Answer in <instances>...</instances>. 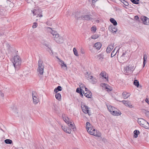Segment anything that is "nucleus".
<instances>
[{"instance_id": "e433bc0d", "label": "nucleus", "mask_w": 149, "mask_h": 149, "mask_svg": "<svg viewBox=\"0 0 149 149\" xmlns=\"http://www.w3.org/2000/svg\"><path fill=\"white\" fill-rule=\"evenodd\" d=\"M73 51L74 54L76 56H78L79 55L78 53V52L77 51L75 48H74L73 49Z\"/></svg>"}, {"instance_id": "f8f14e48", "label": "nucleus", "mask_w": 149, "mask_h": 149, "mask_svg": "<svg viewBox=\"0 0 149 149\" xmlns=\"http://www.w3.org/2000/svg\"><path fill=\"white\" fill-rule=\"evenodd\" d=\"M63 120L68 125H69L70 123H72V122H71V120L67 117L65 116H63Z\"/></svg>"}, {"instance_id": "f704fd0d", "label": "nucleus", "mask_w": 149, "mask_h": 149, "mask_svg": "<svg viewBox=\"0 0 149 149\" xmlns=\"http://www.w3.org/2000/svg\"><path fill=\"white\" fill-rule=\"evenodd\" d=\"M4 142L6 144H11L13 142L10 139H6L4 140Z\"/></svg>"}, {"instance_id": "a211bd4d", "label": "nucleus", "mask_w": 149, "mask_h": 149, "mask_svg": "<svg viewBox=\"0 0 149 149\" xmlns=\"http://www.w3.org/2000/svg\"><path fill=\"white\" fill-rule=\"evenodd\" d=\"M83 93L84 94V95L88 98H91L92 96V93L90 91H88L85 93L84 91H83Z\"/></svg>"}, {"instance_id": "864d4df0", "label": "nucleus", "mask_w": 149, "mask_h": 149, "mask_svg": "<svg viewBox=\"0 0 149 149\" xmlns=\"http://www.w3.org/2000/svg\"><path fill=\"white\" fill-rule=\"evenodd\" d=\"M42 17V15L41 14H39L37 16V17Z\"/></svg>"}, {"instance_id": "4d7b16f0", "label": "nucleus", "mask_w": 149, "mask_h": 149, "mask_svg": "<svg viewBox=\"0 0 149 149\" xmlns=\"http://www.w3.org/2000/svg\"><path fill=\"white\" fill-rule=\"evenodd\" d=\"M82 92L83 93V91H81L80 93H79L80 95L81 96H83V95L82 93Z\"/></svg>"}, {"instance_id": "2eb2a0df", "label": "nucleus", "mask_w": 149, "mask_h": 149, "mask_svg": "<svg viewBox=\"0 0 149 149\" xmlns=\"http://www.w3.org/2000/svg\"><path fill=\"white\" fill-rule=\"evenodd\" d=\"M113 46L114 44H113L109 45L107 49L106 52L108 53H110L113 48Z\"/></svg>"}, {"instance_id": "f3484780", "label": "nucleus", "mask_w": 149, "mask_h": 149, "mask_svg": "<svg viewBox=\"0 0 149 149\" xmlns=\"http://www.w3.org/2000/svg\"><path fill=\"white\" fill-rule=\"evenodd\" d=\"M109 28L110 31L113 33H116L118 30V29L116 27L113 26H110Z\"/></svg>"}, {"instance_id": "0eeeda50", "label": "nucleus", "mask_w": 149, "mask_h": 149, "mask_svg": "<svg viewBox=\"0 0 149 149\" xmlns=\"http://www.w3.org/2000/svg\"><path fill=\"white\" fill-rule=\"evenodd\" d=\"M32 96L33 100V102L34 104H37L39 101L38 97L36 93L34 91L32 92Z\"/></svg>"}, {"instance_id": "a19ab883", "label": "nucleus", "mask_w": 149, "mask_h": 149, "mask_svg": "<svg viewBox=\"0 0 149 149\" xmlns=\"http://www.w3.org/2000/svg\"><path fill=\"white\" fill-rule=\"evenodd\" d=\"M83 91V90L82 89V88H80L79 89V88H77L76 89V92H77L78 93H80L81 91Z\"/></svg>"}, {"instance_id": "412c9836", "label": "nucleus", "mask_w": 149, "mask_h": 149, "mask_svg": "<svg viewBox=\"0 0 149 149\" xmlns=\"http://www.w3.org/2000/svg\"><path fill=\"white\" fill-rule=\"evenodd\" d=\"M130 95L129 93L126 92H124L122 94V96L124 99H126Z\"/></svg>"}, {"instance_id": "c9c22d12", "label": "nucleus", "mask_w": 149, "mask_h": 149, "mask_svg": "<svg viewBox=\"0 0 149 149\" xmlns=\"http://www.w3.org/2000/svg\"><path fill=\"white\" fill-rule=\"evenodd\" d=\"M147 55L146 54H145L144 55L143 57V67H144L145 65V64L146 63L145 62L146 61V60L147 59Z\"/></svg>"}, {"instance_id": "393cba45", "label": "nucleus", "mask_w": 149, "mask_h": 149, "mask_svg": "<svg viewBox=\"0 0 149 149\" xmlns=\"http://www.w3.org/2000/svg\"><path fill=\"white\" fill-rule=\"evenodd\" d=\"M40 10L38 9H34L32 11L33 13V15H38L40 12Z\"/></svg>"}, {"instance_id": "aec40b11", "label": "nucleus", "mask_w": 149, "mask_h": 149, "mask_svg": "<svg viewBox=\"0 0 149 149\" xmlns=\"http://www.w3.org/2000/svg\"><path fill=\"white\" fill-rule=\"evenodd\" d=\"M117 109L116 108V109H115V110H114L113 112H111V114L115 116H119L121 114V112L119 111H117Z\"/></svg>"}, {"instance_id": "680f3d73", "label": "nucleus", "mask_w": 149, "mask_h": 149, "mask_svg": "<svg viewBox=\"0 0 149 149\" xmlns=\"http://www.w3.org/2000/svg\"><path fill=\"white\" fill-rule=\"evenodd\" d=\"M139 1V0H136V1Z\"/></svg>"}, {"instance_id": "bb28decb", "label": "nucleus", "mask_w": 149, "mask_h": 149, "mask_svg": "<svg viewBox=\"0 0 149 149\" xmlns=\"http://www.w3.org/2000/svg\"><path fill=\"white\" fill-rule=\"evenodd\" d=\"M108 109L110 113L111 114V112H113V111L116 109V108L110 106L108 107Z\"/></svg>"}, {"instance_id": "f03ea898", "label": "nucleus", "mask_w": 149, "mask_h": 149, "mask_svg": "<svg viewBox=\"0 0 149 149\" xmlns=\"http://www.w3.org/2000/svg\"><path fill=\"white\" fill-rule=\"evenodd\" d=\"M86 125V130L90 134L98 137L101 136V133L98 131H95L93 126L89 122H87Z\"/></svg>"}, {"instance_id": "39448f33", "label": "nucleus", "mask_w": 149, "mask_h": 149, "mask_svg": "<svg viewBox=\"0 0 149 149\" xmlns=\"http://www.w3.org/2000/svg\"><path fill=\"white\" fill-rule=\"evenodd\" d=\"M138 123L141 126L145 128L148 129L149 128V124L146 120L143 118H139L138 120Z\"/></svg>"}, {"instance_id": "dca6fc26", "label": "nucleus", "mask_w": 149, "mask_h": 149, "mask_svg": "<svg viewBox=\"0 0 149 149\" xmlns=\"http://www.w3.org/2000/svg\"><path fill=\"white\" fill-rule=\"evenodd\" d=\"M101 44L100 42H97L93 46V48L99 50L101 47Z\"/></svg>"}, {"instance_id": "bf43d9fd", "label": "nucleus", "mask_w": 149, "mask_h": 149, "mask_svg": "<svg viewBox=\"0 0 149 149\" xmlns=\"http://www.w3.org/2000/svg\"><path fill=\"white\" fill-rule=\"evenodd\" d=\"M85 90L86 91L88 92V89L86 87H85Z\"/></svg>"}, {"instance_id": "c756f323", "label": "nucleus", "mask_w": 149, "mask_h": 149, "mask_svg": "<svg viewBox=\"0 0 149 149\" xmlns=\"http://www.w3.org/2000/svg\"><path fill=\"white\" fill-rule=\"evenodd\" d=\"M61 87L60 86H58L54 89V91L56 93H57L58 91H61Z\"/></svg>"}, {"instance_id": "2f4dec72", "label": "nucleus", "mask_w": 149, "mask_h": 149, "mask_svg": "<svg viewBox=\"0 0 149 149\" xmlns=\"http://www.w3.org/2000/svg\"><path fill=\"white\" fill-rule=\"evenodd\" d=\"M56 93L55 95V97L58 100H60L61 98V95L59 93Z\"/></svg>"}, {"instance_id": "423d86ee", "label": "nucleus", "mask_w": 149, "mask_h": 149, "mask_svg": "<svg viewBox=\"0 0 149 149\" xmlns=\"http://www.w3.org/2000/svg\"><path fill=\"white\" fill-rule=\"evenodd\" d=\"M38 71L40 74L42 75L43 73L44 66L42 62L40 60L38 61Z\"/></svg>"}, {"instance_id": "ea45409f", "label": "nucleus", "mask_w": 149, "mask_h": 149, "mask_svg": "<svg viewBox=\"0 0 149 149\" xmlns=\"http://www.w3.org/2000/svg\"><path fill=\"white\" fill-rule=\"evenodd\" d=\"M92 79V80L91 81V83L95 84L97 82V80L95 78H94Z\"/></svg>"}, {"instance_id": "c03bdc74", "label": "nucleus", "mask_w": 149, "mask_h": 149, "mask_svg": "<svg viewBox=\"0 0 149 149\" xmlns=\"http://www.w3.org/2000/svg\"><path fill=\"white\" fill-rule=\"evenodd\" d=\"M79 86L81 89H83V88H85V85L82 83H79Z\"/></svg>"}, {"instance_id": "ddd939ff", "label": "nucleus", "mask_w": 149, "mask_h": 149, "mask_svg": "<svg viewBox=\"0 0 149 149\" xmlns=\"http://www.w3.org/2000/svg\"><path fill=\"white\" fill-rule=\"evenodd\" d=\"M121 102H122L126 106L130 108L133 107L130 102L125 100H123Z\"/></svg>"}, {"instance_id": "7ed1b4c3", "label": "nucleus", "mask_w": 149, "mask_h": 149, "mask_svg": "<svg viewBox=\"0 0 149 149\" xmlns=\"http://www.w3.org/2000/svg\"><path fill=\"white\" fill-rule=\"evenodd\" d=\"M131 56L130 51H126L123 53L122 56L119 59V61L121 63H123L128 60Z\"/></svg>"}, {"instance_id": "13d9d810", "label": "nucleus", "mask_w": 149, "mask_h": 149, "mask_svg": "<svg viewBox=\"0 0 149 149\" xmlns=\"http://www.w3.org/2000/svg\"><path fill=\"white\" fill-rule=\"evenodd\" d=\"M119 0L120 1L123 3V2L125 1L124 0Z\"/></svg>"}, {"instance_id": "9d476101", "label": "nucleus", "mask_w": 149, "mask_h": 149, "mask_svg": "<svg viewBox=\"0 0 149 149\" xmlns=\"http://www.w3.org/2000/svg\"><path fill=\"white\" fill-rule=\"evenodd\" d=\"M142 20L145 24H149V19L146 17L143 16L141 18Z\"/></svg>"}, {"instance_id": "37998d69", "label": "nucleus", "mask_w": 149, "mask_h": 149, "mask_svg": "<svg viewBox=\"0 0 149 149\" xmlns=\"http://www.w3.org/2000/svg\"><path fill=\"white\" fill-rule=\"evenodd\" d=\"M130 1L133 3L136 4H139V2L136 1V0H130Z\"/></svg>"}, {"instance_id": "3c124183", "label": "nucleus", "mask_w": 149, "mask_h": 149, "mask_svg": "<svg viewBox=\"0 0 149 149\" xmlns=\"http://www.w3.org/2000/svg\"><path fill=\"white\" fill-rule=\"evenodd\" d=\"M0 94L1 95V96L2 97H4V94L3 93H2L1 91H0Z\"/></svg>"}, {"instance_id": "c85d7f7f", "label": "nucleus", "mask_w": 149, "mask_h": 149, "mask_svg": "<svg viewBox=\"0 0 149 149\" xmlns=\"http://www.w3.org/2000/svg\"><path fill=\"white\" fill-rule=\"evenodd\" d=\"M74 125V123H70L69 125H68V126L70 128H71L73 130V131H74L76 130V128Z\"/></svg>"}, {"instance_id": "cd10ccee", "label": "nucleus", "mask_w": 149, "mask_h": 149, "mask_svg": "<svg viewBox=\"0 0 149 149\" xmlns=\"http://www.w3.org/2000/svg\"><path fill=\"white\" fill-rule=\"evenodd\" d=\"M90 74H89L88 72H86L85 74L86 77L88 79L92 80L93 79V77L92 76H90Z\"/></svg>"}, {"instance_id": "1a4fd4ad", "label": "nucleus", "mask_w": 149, "mask_h": 149, "mask_svg": "<svg viewBox=\"0 0 149 149\" xmlns=\"http://www.w3.org/2000/svg\"><path fill=\"white\" fill-rule=\"evenodd\" d=\"M61 127L63 130L65 132L69 134L71 133V130L70 128H68L66 126H61Z\"/></svg>"}, {"instance_id": "8fccbe9b", "label": "nucleus", "mask_w": 149, "mask_h": 149, "mask_svg": "<svg viewBox=\"0 0 149 149\" xmlns=\"http://www.w3.org/2000/svg\"><path fill=\"white\" fill-rule=\"evenodd\" d=\"M44 45L47 47V50L48 51H49V50H50V48L49 47H48V45L47 44H45Z\"/></svg>"}, {"instance_id": "de8ad7c7", "label": "nucleus", "mask_w": 149, "mask_h": 149, "mask_svg": "<svg viewBox=\"0 0 149 149\" xmlns=\"http://www.w3.org/2000/svg\"><path fill=\"white\" fill-rule=\"evenodd\" d=\"M123 4L125 5V6H128L129 5V3H128V2H127V1H125L124 2H123Z\"/></svg>"}, {"instance_id": "4be33fe9", "label": "nucleus", "mask_w": 149, "mask_h": 149, "mask_svg": "<svg viewBox=\"0 0 149 149\" xmlns=\"http://www.w3.org/2000/svg\"><path fill=\"white\" fill-rule=\"evenodd\" d=\"M104 56L103 55L101 54H97L95 56V57L98 58L100 61H102L103 60L104 58Z\"/></svg>"}, {"instance_id": "49530a36", "label": "nucleus", "mask_w": 149, "mask_h": 149, "mask_svg": "<svg viewBox=\"0 0 149 149\" xmlns=\"http://www.w3.org/2000/svg\"><path fill=\"white\" fill-rule=\"evenodd\" d=\"M145 113L146 116L149 118V111H146Z\"/></svg>"}, {"instance_id": "603ef678", "label": "nucleus", "mask_w": 149, "mask_h": 149, "mask_svg": "<svg viewBox=\"0 0 149 149\" xmlns=\"http://www.w3.org/2000/svg\"><path fill=\"white\" fill-rule=\"evenodd\" d=\"M145 101L149 104V99L146 98L145 100Z\"/></svg>"}, {"instance_id": "a18cd8bd", "label": "nucleus", "mask_w": 149, "mask_h": 149, "mask_svg": "<svg viewBox=\"0 0 149 149\" xmlns=\"http://www.w3.org/2000/svg\"><path fill=\"white\" fill-rule=\"evenodd\" d=\"M38 26V24L36 22H34L33 23V24L32 26V28H36Z\"/></svg>"}, {"instance_id": "6e6d98bb", "label": "nucleus", "mask_w": 149, "mask_h": 149, "mask_svg": "<svg viewBox=\"0 0 149 149\" xmlns=\"http://www.w3.org/2000/svg\"><path fill=\"white\" fill-rule=\"evenodd\" d=\"M139 19V17L137 16H135V19L137 20Z\"/></svg>"}, {"instance_id": "20e7f679", "label": "nucleus", "mask_w": 149, "mask_h": 149, "mask_svg": "<svg viewBox=\"0 0 149 149\" xmlns=\"http://www.w3.org/2000/svg\"><path fill=\"white\" fill-rule=\"evenodd\" d=\"M13 63L15 69L18 68L21 63V60L20 57L17 55L14 56Z\"/></svg>"}, {"instance_id": "4c0bfd02", "label": "nucleus", "mask_w": 149, "mask_h": 149, "mask_svg": "<svg viewBox=\"0 0 149 149\" xmlns=\"http://www.w3.org/2000/svg\"><path fill=\"white\" fill-rule=\"evenodd\" d=\"M134 84L137 87H138L139 86V82L136 80H134L133 82Z\"/></svg>"}, {"instance_id": "6ab92c4d", "label": "nucleus", "mask_w": 149, "mask_h": 149, "mask_svg": "<svg viewBox=\"0 0 149 149\" xmlns=\"http://www.w3.org/2000/svg\"><path fill=\"white\" fill-rule=\"evenodd\" d=\"M12 111L14 115L18 117L19 116L18 111L16 107H14L12 109Z\"/></svg>"}, {"instance_id": "473e14b6", "label": "nucleus", "mask_w": 149, "mask_h": 149, "mask_svg": "<svg viewBox=\"0 0 149 149\" xmlns=\"http://www.w3.org/2000/svg\"><path fill=\"white\" fill-rule=\"evenodd\" d=\"M134 137L135 138H137L138 136V135L139 133V130H136L134 131Z\"/></svg>"}, {"instance_id": "052dcab7", "label": "nucleus", "mask_w": 149, "mask_h": 149, "mask_svg": "<svg viewBox=\"0 0 149 149\" xmlns=\"http://www.w3.org/2000/svg\"><path fill=\"white\" fill-rule=\"evenodd\" d=\"M10 73L11 74H13V73L11 72L10 71Z\"/></svg>"}, {"instance_id": "5701e85b", "label": "nucleus", "mask_w": 149, "mask_h": 149, "mask_svg": "<svg viewBox=\"0 0 149 149\" xmlns=\"http://www.w3.org/2000/svg\"><path fill=\"white\" fill-rule=\"evenodd\" d=\"M100 75L103 78H104L108 81V75H106V73L104 71H102L100 74Z\"/></svg>"}, {"instance_id": "a878e982", "label": "nucleus", "mask_w": 149, "mask_h": 149, "mask_svg": "<svg viewBox=\"0 0 149 149\" xmlns=\"http://www.w3.org/2000/svg\"><path fill=\"white\" fill-rule=\"evenodd\" d=\"M117 48V47H116L113 50V51L111 52V57H113L117 53L118 51L119 50V49H118L116 51V49Z\"/></svg>"}, {"instance_id": "4468645a", "label": "nucleus", "mask_w": 149, "mask_h": 149, "mask_svg": "<svg viewBox=\"0 0 149 149\" xmlns=\"http://www.w3.org/2000/svg\"><path fill=\"white\" fill-rule=\"evenodd\" d=\"M81 18L84 20H89L92 19V17L91 15H88L82 16L81 17Z\"/></svg>"}, {"instance_id": "72a5a7b5", "label": "nucleus", "mask_w": 149, "mask_h": 149, "mask_svg": "<svg viewBox=\"0 0 149 149\" xmlns=\"http://www.w3.org/2000/svg\"><path fill=\"white\" fill-rule=\"evenodd\" d=\"M59 61L61 63V67H66V65L65 63L63 61L61 60L60 59H59Z\"/></svg>"}, {"instance_id": "9b49d317", "label": "nucleus", "mask_w": 149, "mask_h": 149, "mask_svg": "<svg viewBox=\"0 0 149 149\" xmlns=\"http://www.w3.org/2000/svg\"><path fill=\"white\" fill-rule=\"evenodd\" d=\"M81 107L83 112L85 113H88L89 108L87 106L82 105L81 106Z\"/></svg>"}, {"instance_id": "b1692460", "label": "nucleus", "mask_w": 149, "mask_h": 149, "mask_svg": "<svg viewBox=\"0 0 149 149\" xmlns=\"http://www.w3.org/2000/svg\"><path fill=\"white\" fill-rule=\"evenodd\" d=\"M133 68L129 66H127L124 68V72L126 71L127 72H131L133 71Z\"/></svg>"}, {"instance_id": "5fc2aeb1", "label": "nucleus", "mask_w": 149, "mask_h": 149, "mask_svg": "<svg viewBox=\"0 0 149 149\" xmlns=\"http://www.w3.org/2000/svg\"><path fill=\"white\" fill-rule=\"evenodd\" d=\"M97 1V0H92V2L93 3H95Z\"/></svg>"}, {"instance_id": "58836bf2", "label": "nucleus", "mask_w": 149, "mask_h": 149, "mask_svg": "<svg viewBox=\"0 0 149 149\" xmlns=\"http://www.w3.org/2000/svg\"><path fill=\"white\" fill-rule=\"evenodd\" d=\"M91 31L93 33H95L96 31V28L95 26H93L91 28Z\"/></svg>"}, {"instance_id": "79ce46f5", "label": "nucleus", "mask_w": 149, "mask_h": 149, "mask_svg": "<svg viewBox=\"0 0 149 149\" xmlns=\"http://www.w3.org/2000/svg\"><path fill=\"white\" fill-rule=\"evenodd\" d=\"M98 36L97 35H93L91 37V38L92 39H95L98 38Z\"/></svg>"}, {"instance_id": "09e8293b", "label": "nucleus", "mask_w": 149, "mask_h": 149, "mask_svg": "<svg viewBox=\"0 0 149 149\" xmlns=\"http://www.w3.org/2000/svg\"><path fill=\"white\" fill-rule=\"evenodd\" d=\"M80 52L82 54H83L85 53V51L83 49L81 48L80 49Z\"/></svg>"}, {"instance_id": "7c9ffc66", "label": "nucleus", "mask_w": 149, "mask_h": 149, "mask_svg": "<svg viewBox=\"0 0 149 149\" xmlns=\"http://www.w3.org/2000/svg\"><path fill=\"white\" fill-rule=\"evenodd\" d=\"M110 21L115 26L117 24L116 21L113 18H111L110 19Z\"/></svg>"}, {"instance_id": "f257e3e1", "label": "nucleus", "mask_w": 149, "mask_h": 149, "mask_svg": "<svg viewBox=\"0 0 149 149\" xmlns=\"http://www.w3.org/2000/svg\"><path fill=\"white\" fill-rule=\"evenodd\" d=\"M46 29L52 35L53 38L56 42L58 43H62L63 42L64 40L63 37L57 33L56 32L52 30L51 28L49 27H47Z\"/></svg>"}, {"instance_id": "6e6552de", "label": "nucleus", "mask_w": 149, "mask_h": 149, "mask_svg": "<svg viewBox=\"0 0 149 149\" xmlns=\"http://www.w3.org/2000/svg\"><path fill=\"white\" fill-rule=\"evenodd\" d=\"M101 86L103 87H104L107 89L106 91L108 92H110L112 90V89L110 86L107 84L103 83L102 84Z\"/></svg>"}]
</instances>
